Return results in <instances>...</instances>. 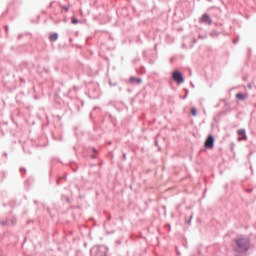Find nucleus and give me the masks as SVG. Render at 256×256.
<instances>
[{"label":"nucleus","instance_id":"nucleus-1","mask_svg":"<svg viewBox=\"0 0 256 256\" xmlns=\"http://www.w3.org/2000/svg\"><path fill=\"white\" fill-rule=\"evenodd\" d=\"M236 245V251H238V253H242V251H247L249 247V241H247V239L239 238L236 240Z\"/></svg>","mask_w":256,"mask_h":256},{"label":"nucleus","instance_id":"nucleus-12","mask_svg":"<svg viewBox=\"0 0 256 256\" xmlns=\"http://www.w3.org/2000/svg\"><path fill=\"white\" fill-rule=\"evenodd\" d=\"M248 88H249V89H253V87L251 86V84L248 85Z\"/></svg>","mask_w":256,"mask_h":256},{"label":"nucleus","instance_id":"nucleus-11","mask_svg":"<svg viewBox=\"0 0 256 256\" xmlns=\"http://www.w3.org/2000/svg\"><path fill=\"white\" fill-rule=\"evenodd\" d=\"M238 135H245V130H243V129L238 130Z\"/></svg>","mask_w":256,"mask_h":256},{"label":"nucleus","instance_id":"nucleus-8","mask_svg":"<svg viewBox=\"0 0 256 256\" xmlns=\"http://www.w3.org/2000/svg\"><path fill=\"white\" fill-rule=\"evenodd\" d=\"M191 114L196 117L197 116V109L191 108Z\"/></svg>","mask_w":256,"mask_h":256},{"label":"nucleus","instance_id":"nucleus-5","mask_svg":"<svg viewBox=\"0 0 256 256\" xmlns=\"http://www.w3.org/2000/svg\"><path fill=\"white\" fill-rule=\"evenodd\" d=\"M248 95L247 93H237L236 94V99H238V101H244V99H247Z\"/></svg>","mask_w":256,"mask_h":256},{"label":"nucleus","instance_id":"nucleus-10","mask_svg":"<svg viewBox=\"0 0 256 256\" xmlns=\"http://www.w3.org/2000/svg\"><path fill=\"white\" fill-rule=\"evenodd\" d=\"M69 7H71V5H68V7H66V6H62V9L64 10V11H66V13L69 11Z\"/></svg>","mask_w":256,"mask_h":256},{"label":"nucleus","instance_id":"nucleus-6","mask_svg":"<svg viewBox=\"0 0 256 256\" xmlns=\"http://www.w3.org/2000/svg\"><path fill=\"white\" fill-rule=\"evenodd\" d=\"M57 39H59V35H57L56 33L50 35V41H57Z\"/></svg>","mask_w":256,"mask_h":256},{"label":"nucleus","instance_id":"nucleus-3","mask_svg":"<svg viewBox=\"0 0 256 256\" xmlns=\"http://www.w3.org/2000/svg\"><path fill=\"white\" fill-rule=\"evenodd\" d=\"M215 145V138L213 136H208V138L205 141V147L206 149H213V146Z\"/></svg>","mask_w":256,"mask_h":256},{"label":"nucleus","instance_id":"nucleus-9","mask_svg":"<svg viewBox=\"0 0 256 256\" xmlns=\"http://www.w3.org/2000/svg\"><path fill=\"white\" fill-rule=\"evenodd\" d=\"M72 23L73 25H77V23H79V20L75 17H72Z\"/></svg>","mask_w":256,"mask_h":256},{"label":"nucleus","instance_id":"nucleus-2","mask_svg":"<svg viewBox=\"0 0 256 256\" xmlns=\"http://www.w3.org/2000/svg\"><path fill=\"white\" fill-rule=\"evenodd\" d=\"M172 79L176 81V83H178L179 85L180 83H183L185 81V79L183 78V74H181V72L179 71L173 72Z\"/></svg>","mask_w":256,"mask_h":256},{"label":"nucleus","instance_id":"nucleus-7","mask_svg":"<svg viewBox=\"0 0 256 256\" xmlns=\"http://www.w3.org/2000/svg\"><path fill=\"white\" fill-rule=\"evenodd\" d=\"M135 81H137V83H141V82H142L141 79H137V78H135V77H131V78H130V82H131V83H135Z\"/></svg>","mask_w":256,"mask_h":256},{"label":"nucleus","instance_id":"nucleus-4","mask_svg":"<svg viewBox=\"0 0 256 256\" xmlns=\"http://www.w3.org/2000/svg\"><path fill=\"white\" fill-rule=\"evenodd\" d=\"M200 23H206L207 25H211L212 20H211V16H209V14H204L201 18H200Z\"/></svg>","mask_w":256,"mask_h":256}]
</instances>
